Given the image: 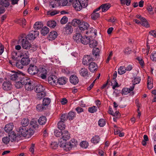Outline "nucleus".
Segmentation results:
<instances>
[{"mask_svg": "<svg viewBox=\"0 0 156 156\" xmlns=\"http://www.w3.org/2000/svg\"><path fill=\"white\" fill-rule=\"evenodd\" d=\"M47 119L45 116H42L38 120V123L41 125H44L46 122Z\"/></svg>", "mask_w": 156, "mask_h": 156, "instance_id": "nucleus-22", "label": "nucleus"}, {"mask_svg": "<svg viewBox=\"0 0 156 156\" xmlns=\"http://www.w3.org/2000/svg\"><path fill=\"white\" fill-rule=\"evenodd\" d=\"M66 141H63L61 138L60 139V140L59 141V146L60 147L63 148L64 147L66 143Z\"/></svg>", "mask_w": 156, "mask_h": 156, "instance_id": "nucleus-62", "label": "nucleus"}, {"mask_svg": "<svg viewBox=\"0 0 156 156\" xmlns=\"http://www.w3.org/2000/svg\"><path fill=\"white\" fill-rule=\"evenodd\" d=\"M134 87V86H132L130 88L127 87L123 88L122 90V94L124 95L127 94L130 92L133 91Z\"/></svg>", "mask_w": 156, "mask_h": 156, "instance_id": "nucleus-14", "label": "nucleus"}, {"mask_svg": "<svg viewBox=\"0 0 156 156\" xmlns=\"http://www.w3.org/2000/svg\"><path fill=\"white\" fill-rule=\"evenodd\" d=\"M63 149L66 151H68L72 149L69 142L66 143L65 146L63 148Z\"/></svg>", "mask_w": 156, "mask_h": 156, "instance_id": "nucleus-48", "label": "nucleus"}, {"mask_svg": "<svg viewBox=\"0 0 156 156\" xmlns=\"http://www.w3.org/2000/svg\"><path fill=\"white\" fill-rule=\"evenodd\" d=\"M23 66H26L28 65L31 61L30 59H21Z\"/></svg>", "mask_w": 156, "mask_h": 156, "instance_id": "nucleus-52", "label": "nucleus"}, {"mask_svg": "<svg viewBox=\"0 0 156 156\" xmlns=\"http://www.w3.org/2000/svg\"><path fill=\"white\" fill-rule=\"evenodd\" d=\"M8 136L10 137V141L12 142L16 140L17 137L16 133L14 132L10 133Z\"/></svg>", "mask_w": 156, "mask_h": 156, "instance_id": "nucleus-32", "label": "nucleus"}, {"mask_svg": "<svg viewBox=\"0 0 156 156\" xmlns=\"http://www.w3.org/2000/svg\"><path fill=\"white\" fill-rule=\"evenodd\" d=\"M90 38L86 36L81 37L80 42L84 44H87L90 42Z\"/></svg>", "mask_w": 156, "mask_h": 156, "instance_id": "nucleus-18", "label": "nucleus"}, {"mask_svg": "<svg viewBox=\"0 0 156 156\" xmlns=\"http://www.w3.org/2000/svg\"><path fill=\"white\" fill-rule=\"evenodd\" d=\"M141 80V78L140 77H137L134 78L132 80V82L133 83V85L132 86H134L135 85L139 83Z\"/></svg>", "mask_w": 156, "mask_h": 156, "instance_id": "nucleus-40", "label": "nucleus"}, {"mask_svg": "<svg viewBox=\"0 0 156 156\" xmlns=\"http://www.w3.org/2000/svg\"><path fill=\"white\" fill-rule=\"evenodd\" d=\"M149 33L154 37H156V30L150 31Z\"/></svg>", "mask_w": 156, "mask_h": 156, "instance_id": "nucleus-64", "label": "nucleus"}, {"mask_svg": "<svg viewBox=\"0 0 156 156\" xmlns=\"http://www.w3.org/2000/svg\"><path fill=\"white\" fill-rule=\"evenodd\" d=\"M29 123V121L28 118H24L22 120L21 122V124L22 126H25L26 127Z\"/></svg>", "mask_w": 156, "mask_h": 156, "instance_id": "nucleus-38", "label": "nucleus"}, {"mask_svg": "<svg viewBox=\"0 0 156 156\" xmlns=\"http://www.w3.org/2000/svg\"><path fill=\"white\" fill-rule=\"evenodd\" d=\"M144 20H141V23L142 25L145 27H149V24L148 23L147 20L144 18Z\"/></svg>", "mask_w": 156, "mask_h": 156, "instance_id": "nucleus-53", "label": "nucleus"}, {"mask_svg": "<svg viewBox=\"0 0 156 156\" xmlns=\"http://www.w3.org/2000/svg\"><path fill=\"white\" fill-rule=\"evenodd\" d=\"M44 105L42 104H38L36 106V109L39 112L42 111L45 109Z\"/></svg>", "mask_w": 156, "mask_h": 156, "instance_id": "nucleus-47", "label": "nucleus"}, {"mask_svg": "<svg viewBox=\"0 0 156 156\" xmlns=\"http://www.w3.org/2000/svg\"><path fill=\"white\" fill-rule=\"evenodd\" d=\"M11 80L12 81H16L20 80L21 78V76H23V73L18 72H13V74L10 75Z\"/></svg>", "mask_w": 156, "mask_h": 156, "instance_id": "nucleus-5", "label": "nucleus"}, {"mask_svg": "<svg viewBox=\"0 0 156 156\" xmlns=\"http://www.w3.org/2000/svg\"><path fill=\"white\" fill-rule=\"evenodd\" d=\"M59 12H58L56 11H54L51 12H47V14L48 15H50L51 16H54L59 13Z\"/></svg>", "mask_w": 156, "mask_h": 156, "instance_id": "nucleus-63", "label": "nucleus"}, {"mask_svg": "<svg viewBox=\"0 0 156 156\" xmlns=\"http://www.w3.org/2000/svg\"><path fill=\"white\" fill-rule=\"evenodd\" d=\"M30 53L29 52L27 51L24 52L22 53L20 55V57H22V58H28L29 57Z\"/></svg>", "mask_w": 156, "mask_h": 156, "instance_id": "nucleus-43", "label": "nucleus"}, {"mask_svg": "<svg viewBox=\"0 0 156 156\" xmlns=\"http://www.w3.org/2000/svg\"><path fill=\"white\" fill-rule=\"evenodd\" d=\"M51 147L53 149H56L58 147V144L57 142H53L51 144Z\"/></svg>", "mask_w": 156, "mask_h": 156, "instance_id": "nucleus-59", "label": "nucleus"}, {"mask_svg": "<svg viewBox=\"0 0 156 156\" xmlns=\"http://www.w3.org/2000/svg\"><path fill=\"white\" fill-rule=\"evenodd\" d=\"M2 88L5 90H11L12 88V85L9 81H5L2 84Z\"/></svg>", "mask_w": 156, "mask_h": 156, "instance_id": "nucleus-8", "label": "nucleus"}, {"mask_svg": "<svg viewBox=\"0 0 156 156\" xmlns=\"http://www.w3.org/2000/svg\"><path fill=\"white\" fill-rule=\"evenodd\" d=\"M68 21V18L66 16H64L61 19L60 23L61 24H64L66 23Z\"/></svg>", "mask_w": 156, "mask_h": 156, "instance_id": "nucleus-58", "label": "nucleus"}, {"mask_svg": "<svg viewBox=\"0 0 156 156\" xmlns=\"http://www.w3.org/2000/svg\"><path fill=\"white\" fill-rule=\"evenodd\" d=\"M13 123H10L6 125L5 127V130L7 133L11 131L14 127Z\"/></svg>", "mask_w": 156, "mask_h": 156, "instance_id": "nucleus-16", "label": "nucleus"}, {"mask_svg": "<svg viewBox=\"0 0 156 156\" xmlns=\"http://www.w3.org/2000/svg\"><path fill=\"white\" fill-rule=\"evenodd\" d=\"M81 37V34L80 33H76L73 36V39L77 42H80V41Z\"/></svg>", "mask_w": 156, "mask_h": 156, "instance_id": "nucleus-25", "label": "nucleus"}, {"mask_svg": "<svg viewBox=\"0 0 156 156\" xmlns=\"http://www.w3.org/2000/svg\"><path fill=\"white\" fill-rule=\"evenodd\" d=\"M34 131L31 128H28L25 126H21L18 131V134L21 136L26 137L28 136H31L33 134Z\"/></svg>", "mask_w": 156, "mask_h": 156, "instance_id": "nucleus-2", "label": "nucleus"}, {"mask_svg": "<svg viewBox=\"0 0 156 156\" xmlns=\"http://www.w3.org/2000/svg\"><path fill=\"white\" fill-rule=\"evenodd\" d=\"M20 80L21 81V83L23 85H25L29 82H30V78L27 77L25 76L22 77L21 76V78L20 79Z\"/></svg>", "mask_w": 156, "mask_h": 156, "instance_id": "nucleus-21", "label": "nucleus"}, {"mask_svg": "<svg viewBox=\"0 0 156 156\" xmlns=\"http://www.w3.org/2000/svg\"><path fill=\"white\" fill-rule=\"evenodd\" d=\"M57 36V33L55 31H51L48 37L50 40H53L55 39Z\"/></svg>", "mask_w": 156, "mask_h": 156, "instance_id": "nucleus-17", "label": "nucleus"}, {"mask_svg": "<svg viewBox=\"0 0 156 156\" xmlns=\"http://www.w3.org/2000/svg\"><path fill=\"white\" fill-rule=\"evenodd\" d=\"M2 141L5 144H8L10 140V137L9 136H4L2 139Z\"/></svg>", "mask_w": 156, "mask_h": 156, "instance_id": "nucleus-44", "label": "nucleus"}, {"mask_svg": "<svg viewBox=\"0 0 156 156\" xmlns=\"http://www.w3.org/2000/svg\"><path fill=\"white\" fill-rule=\"evenodd\" d=\"M70 83L76 85L79 82V79L77 76L75 75H72L70 77Z\"/></svg>", "mask_w": 156, "mask_h": 156, "instance_id": "nucleus-13", "label": "nucleus"}, {"mask_svg": "<svg viewBox=\"0 0 156 156\" xmlns=\"http://www.w3.org/2000/svg\"><path fill=\"white\" fill-rule=\"evenodd\" d=\"M92 62L91 59H83L82 60V63L85 66H89L90 63Z\"/></svg>", "mask_w": 156, "mask_h": 156, "instance_id": "nucleus-50", "label": "nucleus"}, {"mask_svg": "<svg viewBox=\"0 0 156 156\" xmlns=\"http://www.w3.org/2000/svg\"><path fill=\"white\" fill-rule=\"evenodd\" d=\"M112 88L113 89H115L116 87H119L118 83L117 82L115 79H113L112 82Z\"/></svg>", "mask_w": 156, "mask_h": 156, "instance_id": "nucleus-49", "label": "nucleus"}, {"mask_svg": "<svg viewBox=\"0 0 156 156\" xmlns=\"http://www.w3.org/2000/svg\"><path fill=\"white\" fill-rule=\"evenodd\" d=\"M51 99L48 98H44L43 99V104L45 106L49 105Z\"/></svg>", "mask_w": 156, "mask_h": 156, "instance_id": "nucleus-39", "label": "nucleus"}, {"mask_svg": "<svg viewBox=\"0 0 156 156\" xmlns=\"http://www.w3.org/2000/svg\"><path fill=\"white\" fill-rule=\"evenodd\" d=\"M15 86L17 88H19L21 87L23 85L21 83V81L18 80L15 81Z\"/></svg>", "mask_w": 156, "mask_h": 156, "instance_id": "nucleus-57", "label": "nucleus"}, {"mask_svg": "<svg viewBox=\"0 0 156 156\" xmlns=\"http://www.w3.org/2000/svg\"><path fill=\"white\" fill-rule=\"evenodd\" d=\"M62 133L61 131H59L57 130H56L54 131L55 135L57 137H60L62 135Z\"/></svg>", "mask_w": 156, "mask_h": 156, "instance_id": "nucleus-61", "label": "nucleus"}, {"mask_svg": "<svg viewBox=\"0 0 156 156\" xmlns=\"http://www.w3.org/2000/svg\"><path fill=\"white\" fill-rule=\"evenodd\" d=\"M49 29L47 27H44L42 28L41 30V34L43 36L46 35L49 32Z\"/></svg>", "mask_w": 156, "mask_h": 156, "instance_id": "nucleus-26", "label": "nucleus"}, {"mask_svg": "<svg viewBox=\"0 0 156 156\" xmlns=\"http://www.w3.org/2000/svg\"><path fill=\"white\" fill-rule=\"evenodd\" d=\"M28 71L29 73L32 75L37 74L38 76L43 79H44L46 78L47 71L43 68L38 69L36 66L30 65Z\"/></svg>", "mask_w": 156, "mask_h": 156, "instance_id": "nucleus-1", "label": "nucleus"}, {"mask_svg": "<svg viewBox=\"0 0 156 156\" xmlns=\"http://www.w3.org/2000/svg\"><path fill=\"white\" fill-rule=\"evenodd\" d=\"M43 26V24L41 22H36L34 25V27L36 30L40 29Z\"/></svg>", "mask_w": 156, "mask_h": 156, "instance_id": "nucleus-36", "label": "nucleus"}, {"mask_svg": "<svg viewBox=\"0 0 156 156\" xmlns=\"http://www.w3.org/2000/svg\"><path fill=\"white\" fill-rule=\"evenodd\" d=\"M99 16V14L98 13L93 12V13L91 15V18L94 20H95L97 19Z\"/></svg>", "mask_w": 156, "mask_h": 156, "instance_id": "nucleus-54", "label": "nucleus"}, {"mask_svg": "<svg viewBox=\"0 0 156 156\" xmlns=\"http://www.w3.org/2000/svg\"><path fill=\"white\" fill-rule=\"evenodd\" d=\"M106 124L105 120L102 119H100L98 121V124L99 126L101 127L104 126Z\"/></svg>", "mask_w": 156, "mask_h": 156, "instance_id": "nucleus-55", "label": "nucleus"}, {"mask_svg": "<svg viewBox=\"0 0 156 156\" xmlns=\"http://www.w3.org/2000/svg\"><path fill=\"white\" fill-rule=\"evenodd\" d=\"M100 51L98 48H94L93 49L92 54L95 56V58H98L99 57Z\"/></svg>", "mask_w": 156, "mask_h": 156, "instance_id": "nucleus-27", "label": "nucleus"}, {"mask_svg": "<svg viewBox=\"0 0 156 156\" xmlns=\"http://www.w3.org/2000/svg\"><path fill=\"white\" fill-rule=\"evenodd\" d=\"M67 118V116L66 114H63L61 117L60 122H64L66 120Z\"/></svg>", "mask_w": 156, "mask_h": 156, "instance_id": "nucleus-60", "label": "nucleus"}, {"mask_svg": "<svg viewBox=\"0 0 156 156\" xmlns=\"http://www.w3.org/2000/svg\"><path fill=\"white\" fill-rule=\"evenodd\" d=\"M89 46L91 48H94V47L96 46L98 44V42L95 40H93L89 42Z\"/></svg>", "mask_w": 156, "mask_h": 156, "instance_id": "nucleus-42", "label": "nucleus"}, {"mask_svg": "<svg viewBox=\"0 0 156 156\" xmlns=\"http://www.w3.org/2000/svg\"><path fill=\"white\" fill-rule=\"evenodd\" d=\"M50 6H51L52 8H55L57 7L59 5L58 0H51L50 2Z\"/></svg>", "mask_w": 156, "mask_h": 156, "instance_id": "nucleus-20", "label": "nucleus"}, {"mask_svg": "<svg viewBox=\"0 0 156 156\" xmlns=\"http://www.w3.org/2000/svg\"><path fill=\"white\" fill-rule=\"evenodd\" d=\"M69 142L72 148L76 147L78 144L77 141L74 139H72Z\"/></svg>", "mask_w": 156, "mask_h": 156, "instance_id": "nucleus-28", "label": "nucleus"}, {"mask_svg": "<svg viewBox=\"0 0 156 156\" xmlns=\"http://www.w3.org/2000/svg\"><path fill=\"white\" fill-rule=\"evenodd\" d=\"M66 34H71L73 31L72 27L70 25H67L64 28Z\"/></svg>", "mask_w": 156, "mask_h": 156, "instance_id": "nucleus-33", "label": "nucleus"}, {"mask_svg": "<svg viewBox=\"0 0 156 156\" xmlns=\"http://www.w3.org/2000/svg\"><path fill=\"white\" fill-rule=\"evenodd\" d=\"M97 64L95 62H92L90 63L89 66V69L92 72H94L97 70Z\"/></svg>", "mask_w": 156, "mask_h": 156, "instance_id": "nucleus-11", "label": "nucleus"}, {"mask_svg": "<svg viewBox=\"0 0 156 156\" xmlns=\"http://www.w3.org/2000/svg\"><path fill=\"white\" fill-rule=\"evenodd\" d=\"M56 23L54 20H50L47 23V25L51 28H54L56 26Z\"/></svg>", "mask_w": 156, "mask_h": 156, "instance_id": "nucleus-31", "label": "nucleus"}, {"mask_svg": "<svg viewBox=\"0 0 156 156\" xmlns=\"http://www.w3.org/2000/svg\"><path fill=\"white\" fill-rule=\"evenodd\" d=\"M89 27V25L87 23H86L81 20L79 27L80 30H87Z\"/></svg>", "mask_w": 156, "mask_h": 156, "instance_id": "nucleus-9", "label": "nucleus"}, {"mask_svg": "<svg viewBox=\"0 0 156 156\" xmlns=\"http://www.w3.org/2000/svg\"><path fill=\"white\" fill-rule=\"evenodd\" d=\"M97 111V107L94 106L89 107L88 109V111L91 113H94Z\"/></svg>", "mask_w": 156, "mask_h": 156, "instance_id": "nucleus-51", "label": "nucleus"}, {"mask_svg": "<svg viewBox=\"0 0 156 156\" xmlns=\"http://www.w3.org/2000/svg\"><path fill=\"white\" fill-rule=\"evenodd\" d=\"M58 128L60 130H64L65 129L66 126L64 122L59 121L58 124Z\"/></svg>", "mask_w": 156, "mask_h": 156, "instance_id": "nucleus-45", "label": "nucleus"}, {"mask_svg": "<svg viewBox=\"0 0 156 156\" xmlns=\"http://www.w3.org/2000/svg\"><path fill=\"white\" fill-rule=\"evenodd\" d=\"M80 145L82 147L86 148L88 146V143L86 141H83L80 143Z\"/></svg>", "mask_w": 156, "mask_h": 156, "instance_id": "nucleus-56", "label": "nucleus"}, {"mask_svg": "<svg viewBox=\"0 0 156 156\" xmlns=\"http://www.w3.org/2000/svg\"><path fill=\"white\" fill-rule=\"evenodd\" d=\"M21 45L22 48L25 49H29L31 46V44L26 37H23L21 40Z\"/></svg>", "mask_w": 156, "mask_h": 156, "instance_id": "nucleus-3", "label": "nucleus"}, {"mask_svg": "<svg viewBox=\"0 0 156 156\" xmlns=\"http://www.w3.org/2000/svg\"><path fill=\"white\" fill-rule=\"evenodd\" d=\"M45 89V88L42 85H39L36 87L35 91L36 92H44Z\"/></svg>", "mask_w": 156, "mask_h": 156, "instance_id": "nucleus-30", "label": "nucleus"}, {"mask_svg": "<svg viewBox=\"0 0 156 156\" xmlns=\"http://www.w3.org/2000/svg\"><path fill=\"white\" fill-rule=\"evenodd\" d=\"M80 75L83 77L88 76V71L87 69L85 68H82L79 70Z\"/></svg>", "mask_w": 156, "mask_h": 156, "instance_id": "nucleus-15", "label": "nucleus"}, {"mask_svg": "<svg viewBox=\"0 0 156 156\" xmlns=\"http://www.w3.org/2000/svg\"><path fill=\"white\" fill-rule=\"evenodd\" d=\"M9 62L12 65H16L19 68H23V66L21 60H18V59H12V60H9Z\"/></svg>", "mask_w": 156, "mask_h": 156, "instance_id": "nucleus-4", "label": "nucleus"}, {"mask_svg": "<svg viewBox=\"0 0 156 156\" xmlns=\"http://www.w3.org/2000/svg\"><path fill=\"white\" fill-rule=\"evenodd\" d=\"M37 97L39 100H41L45 95V93L44 92H37Z\"/></svg>", "mask_w": 156, "mask_h": 156, "instance_id": "nucleus-46", "label": "nucleus"}, {"mask_svg": "<svg viewBox=\"0 0 156 156\" xmlns=\"http://www.w3.org/2000/svg\"><path fill=\"white\" fill-rule=\"evenodd\" d=\"M62 138L63 141H66L70 138V134L67 131H64L62 134Z\"/></svg>", "mask_w": 156, "mask_h": 156, "instance_id": "nucleus-10", "label": "nucleus"}, {"mask_svg": "<svg viewBox=\"0 0 156 156\" xmlns=\"http://www.w3.org/2000/svg\"><path fill=\"white\" fill-rule=\"evenodd\" d=\"M81 20L77 19H74L71 22V25L74 26H79Z\"/></svg>", "mask_w": 156, "mask_h": 156, "instance_id": "nucleus-34", "label": "nucleus"}, {"mask_svg": "<svg viewBox=\"0 0 156 156\" xmlns=\"http://www.w3.org/2000/svg\"><path fill=\"white\" fill-rule=\"evenodd\" d=\"M57 77L55 75L50 76L48 78V83L53 85H55L58 83Z\"/></svg>", "mask_w": 156, "mask_h": 156, "instance_id": "nucleus-7", "label": "nucleus"}, {"mask_svg": "<svg viewBox=\"0 0 156 156\" xmlns=\"http://www.w3.org/2000/svg\"><path fill=\"white\" fill-rule=\"evenodd\" d=\"M126 72V68L124 66H120L118 70V73L119 74L122 75Z\"/></svg>", "mask_w": 156, "mask_h": 156, "instance_id": "nucleus-37", "label": "nucleus"}, {"mask_svg": "<svg viewBox=\"0 0 156 156\" xmlns=\"http://www.w3.org/2000/svg\"><path fill=\"white\" fill-rule=\"evenodd\" d=\"M110 4L108 3L102 4L101 6L102 12H105L107 11L111 7Z\"/></svg>", "mask_w": 156, "mask_h": 156, "instance_id": "nucleus-19", "label": "nucleus"}, {"mask_svg": "<svg viewBox=\"0 0 156 156\" xmlns=\"http://www.w3.org/2000/svg\"><path fill=\"white\" fill-rule=\"evenodd\" d=\"M38 124L36 121H31L30 122L29 128H31V129H34L37 127Z\"/></svg>", "mask_w": 156, "mask_h": 156, "instance_id": "nucleus-35", "label": "nucleus"}, {"mask_svg": "<svg viewBox=\"0 0 156 156\" xmlns=\"http://www.w3.org/2000/svg\"><path fill=\"white\" fill-rule=\"evenodd\" d=\"M25 89L28 91H30L34 89V87L33 83L30 81L28 83L25 85Z\"/></svg>", "mask_w": 156, "mask_h": 156, "instance_id": "nucleus-12", "label": "nucleus"}, {"mask_svg": "<svg viewBox=\"0 0 156 156\" xmlns=\"http://www.w3.org/2000/svg\"><path fill=\"white\" fill-rule=\"evenodd\" d=\"M39 34L37 30L32 31L31 32L28 34L26 38L29 40H34L37 37Z\"/></svg>", "mask_w": 156, "mask_h": 156, "instance_id": "nucleus-6", "label": "nucleus"}, {"mask_svg": "<svg viewBox=\"0 0 156 156\" xmlns=\"http://www.w3.org/2000/svg\"><path fill=\"white\" fill-rule=\"evenodd\" d=\"M67 118L69 120L74 119L75 116V113L73 112H69L68 114Z\"/></svg>", "mask_w": 156, "mask_h": 156, "instance_id": "nucleus-41", "label": "nucleus"}, {"mask_svg": "<svg viewBox=\"0 0 156 156\" xmlns=\"http://www.w3.org/2000/svg\"><path fill=\"white\" fill-rule=\"evenodd\" d=\"M67 79L64 77H61L58 79V83L60 85H62L66 83Z\"/></svg>", "mask_w": 156, "mask_h": 156, "instance_id": "nucleus-24", "label": "nucleus"}, {"mask_svg": "<svg viewBox=\"0 0 156 156\" xmlns=\"http://www.w3.org/2000/svg\"><path fill=\"white\" fill-rule=\"evenodd\" d=\"M10 5L8 0H0V5L3 7H7Z\"/></svg>", "mask_w": 156, "mask_h": 156, "instance_id": "nucleus-23", "label": "nucleus"}, {"mask_svg": "<svg viewBox=\"0 0 156 156\" xmlns=\"http://www.w3.org/2000/svg\"><path fill=\"white\" fill-rule=\"evenodd\" d=\"M100 140V138L98 136L95 135L93 136L91 140V141L93 143L96 144L98 143Z\"/></svg>", "mask_w": 156, "mask_h": 156, "instance_id": "nucleus-29", "label": "nucleus"}]
</instances>
